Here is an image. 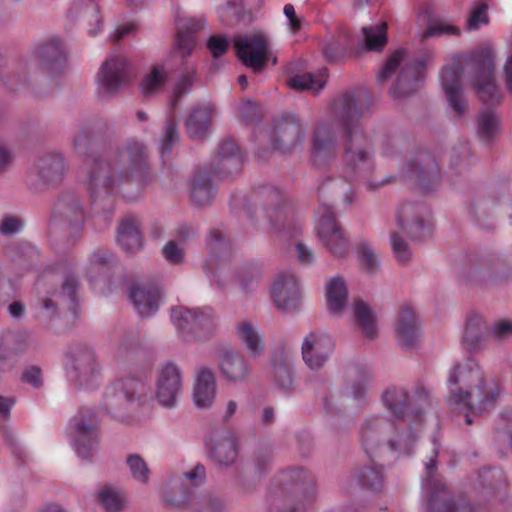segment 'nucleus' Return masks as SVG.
Returning a JSON list of instances; mask_svg holds the SVG:
<instances>
[{"instance_id": "nucleus-1", "label": "nucleus", "mask_w": 512, "mask_h": 512, "mask_svg": "<svg viewBox=\"0 0 512 512\" xmlns=\"http://www.w3.org/2000/svg\"><path fill=\"white\" fill-rule=\"evenodd\" d=\"M382 403L394 419L383 415L370 416L361 424L359 440L370 458L392 452L397 456L410 454L418 440L428 406L426 390L409 397L402 387H388L382 394Z\"/></svg>"}, {"instance_id": "nucleus-2", "label": "nucleus", "mask_w": 512, "mask_h": 512, "mask_svg": "<svg viewBox=\"0 0 512 512\" xmlns=\"http://www.w3.org/2000/svg\"><path fill=\"white\" fill-rule=\"evenodd\" d=\"M361 110L356 106L354 96L348 93L337 97L331 106V123H320L312 138L313 163L320 166L335 155L336 143L334 128L344 127V166L343 177L347 180L364 178L373 169L371 144L358 124Z\"/></svg>"}, {"instance_id": "nucleus-3", "label": "nucleus", "mask_w": 512, "mask_h": 512, "mask_svg": "<svg viewBox=\"0 0 512 512\" xmlns=\"http://www.w3.org/2000/svg\"><path fill=\"white\" fill-rule=\"evenodd\" d=\"M465 67L471 69L472 85L480 100L487 104L501 101L494 77V55L489 47H482L471 54H457L446 63L440 74V84L449 107L459 117L466 113L461 77Z\"/></svg>"}, {"instance_id": "nucleus-4", "label": "nucleus", "mask_w": 512, "mask_h": 512, "mask_svg": "<svg viewBox=\"0 0 512 512\" xmlns=\"http://www.w3.org/2000/svg\"><path fill=\"white\" fill-rule=\"evenodd\" d=\"M147 168L144 146L129 142L108 160L96 159L88 168L87 186L95 199L122 193L126 187L139 184Z\"/></svg>"}, {"instance_id": "nucleus-5", "label": "nucleus", "mask_w": 512, "mask_h": 512, "mask_svg": "<svg viewBox=\"0 0 512 512\" xmlns=\"http://www.w3.org/2000/svg\"><path fill=\"white\" fill-rule=\"evenodd\" d=\"M447 388V404L453 411L464 414L467 425L472 424L473 416L491 408L500 395L499 386L486 381L472 357H465L450 368Z\"/></svg>"}, {"instance_id": "nucleus-6", "label": "nucleus", "mask_w": 512, "mask_h": 512, "mask_svg": "<svg viewBox=\"0 0 512 512\" xmlns=\"http://www.w3.org/2000/svg\"><path fill=\"white\" fill-rule=\"evenodd\" d=\"M203 20L192 18L183 19L179 23L176 45L168 59L155 65L141 82V91L144 96H151L159 93L165 86L170 72L179 65H182L194 47L193 33L204 27Z\"/></svg>"}, {"instance_id": "nucleus-7", "label": "nucleus", "mask_w": 512, "mask_h": 512, "mask_svg": "<svg viewBox=\"0 0 512 512\" xmlns=\"http://www.w3.org/2000/svg\"><path fill=\"white\" fill-rule=\"evenodd\" d=\"M429 62L430 55L427 53L411 61L408 60L407 52L404 49H399L388 58L377 75V81L383 83L399 69V75L390 94L395 98L409 95L419 87Z\"/></svg>"}, {"instance_id": "nucleus-8", "label": "nucleus", "mask_w": 512, "mask_h": 512, "mask_svg": "<svg viewBox=\"0 0 512 512\" xmlns=\"http://www.w3.org/2000/svg\"><path fill=\"white\" fill-rule=\"evenodd\" d=\"M433 456L425 462L422 477V489L427 496L426 512H482L465 499H455L446 485L437 476L435 458L438 455L439 444L432 439Z\"/></svg>"}, {"instance_id": "nucleus-9", "label": "nucleus", "mask_w": 512, "mask_h": 512, "mask_svg": "<svg viewBox=\"0 0 512 512\" xmlns=\"http://www.w3.org/2000/svg\"><path fill=\"white\" fill-rule=\"evenodd\" d=\"M280 482L285 486L273 494V502L283 507V512H298L306 508L316 495V482L311 473L302 468L283 471Z\"/></svg>"}, {"instance_id": "nucleus-10", "label": "nucleus", "mask_w": 512, "mask_h": 512, "mask_svg": "<svg viewBox=\"0 0 512 512\" xmlns=\"http://www.w3.org/2000/svg\"><path fill=\"white\" fill-rule=\"evenodd\" d=\"M171 321L187 341H206L215 328V315L209 307H175L171 310Z\"/></svg>"}, {"instance_id": "nucleus-11", "label": "nucleus", "mask_w": 512, "mask_h": 512, "mask_svg": "<svg viewBox=\"0 0 512 512\" xmlns=\"http://www.w3.org/2000/svg\"><path fill=\"white\" fill-rule=\"evenodd\" d=\"M184 391V372L179 364L166 360L158 364L154 375V398L166 409L176 407Z\"/></svg>"}, {"instance_id": "nucleus-12", "label": "nucleus", "mask_w": 512, "mask_h": 512, "mask_svg": "<svg viewBox=\"0 0 512 512\" xmlns=\"http://www.w3.org/2000/svg\"><path fill=\"white\" fill-rule=\"evenodd\" d=\"M237 57L255 72L261 71L272 56L270 42L263 32H253L234 37Z\"/></svg>"}, {"instance_id": "nucleus-13", "label": "nucleus", "mask_w": 512, "mask_h": 512, "mask_svg": "<svg viewBox=\"0 0 512 512\" xmlns=\"http://www.w3.org/2000/svg\"><path fill=\"white\" fill-rule=\"evenodd\" d=\"M98 419L93 409H81L71 420V437L77 455L83 459L91 456L98 446Z\"/></svg>"}, {"instance_id": "nucleus-14", "label": "nucleus", "mask_w": 512, "mask_h": 512, "mask_svg": "<svg viewBox=\"0 0 512 512\" xmlns=\"http://www.w3.org/2000/svg\"><path fill=\"white\" fill-rule=\"evenodd\" d=\"M316 231L319 239L329 252L336 258L345 257L348 253V242L338 226L331 206L322 205L316 213Z\"/></svg>"}, {"instance_id": "nucleus-15", "label": "nucleus", "mask_w": 512, "mask_h": 512, "mask_svg": "<svg viewBox=\"0 0 512 512\" xmlns=\"http://www.w3.org/2000/svg\"><path fill=\"white\" fill-rule=\"evenodd\" d=\"M129 81L128 63L118 54H110L97 74L98 91L104 97L118 93Z\"/></svg>"}, {"instance_id": "nucleus-16", "label": "nucleus", "mask_w": 512, "mask_h": 512, "mask_svg": "<svg viewBox=\"0 0 512 512\" xmlns=\"http://www.w3.org/2000/svg\"><path fill=\"white\" fill-rule=\"evenodd\" d=\"M207 247L211 257L205 265V272L212 283L219 287L226 283L230 270L226 257L230 251V244L225 234L220 230H212L207 238Z\"/></svg>"}, {"instance_id": "nucleus-17", "label": "nucleus", "mask_w": 512, "mask_h": 512, "mask_svg": "<svg viewBox=\"0 0 512 512\" xmlns=\"http://www.w3.org/2000/svg\"><path fill=\"white\" fill-rule=\"evenodd\" d=\"M396 338L402 348H420L423 339V321L410 304L400 306L394 325Z\"/></svg>"}, {"instance_id": "nucleus-18", "label": "nucleus", "mask_w": 512, "mask_h": 512, "mask_svg": "<svg viewBox=\"0 0 512 512\" xmlns=\"http://www.w3.org/2000/svg\"><path fill=\"white\" fill-rule=\"evenodd\" d=\"M270 293L276 307L284 312L294 311L301 304V287L291 271H283L276 275Z\"/></svg>"}, {"instance_id": "nucleus-19", "label": "nucleus", "mask_w": 512, "mask_h": 512, "mask_svg": "<svg viewBox=\"0 0 512 512\" xmlns=\"http://www.w3.org/2000/svg\"><path fill=\"white\" fill-rule=\"evenodd\" d=\"M68 381L79 388L91 389L99 375V367L93 354H68L65 360Z\"/></svg>"}, {"instance_id": "nucleus-20", "label": "nucleus", "mask_w": 512, "mask_h": 512, "mask_svg": "<svg viewBox=\"0 0 512 512\" xmlns=\"http://www.w3.org/2000/svg\"><path fill=\"white\" fill-rule=\"evenodd\" d=\"M144 384L136 379L119 380L110 385L105 392V407L108 413L117 415L129 404L139 400Z\"/></svg>"}, {"instance_id": "nucleus-21", "label": "nucleus", "mask_w": 512, "mask_h": 512, "mask_svg": "<svg viewBox=\"0 0 512 512\" xmlns=\"http://www.w3.org/2000/svg\"><path fill=\"white\" fill-rule=\"evenodd\" d=\"M272 137V146L275 150L288 151L301 144L305 134L297 118L286 116L275 120Z\"/></svg>"}, {"instance_id": "nucleus-22", "label": "nucleus", "mask_w": 512, "mask_h": 512, "mask_svg": "<svg viewBox=\"0 0 512 512\" xmlns=\"http://www.w3.org/2000/svg\"><path fill=\"white\" fill-rule=\"evenodd\" d=\"M217 394V383L214 373L207 367H200L196 371L192 389V399L199 409L210 408Z\"/></svg>"}, {"instance_id": "nucleus-23", "label": "nucleus", "mask_w": 512, "mask_h": 512, "mask_svg": "<svg viewBox=\"0 0 512 512\" xmlns=\"http://www.w3.org/2000/svg\"><path fill=\"white\" fill-rule=\"evenodd\" d=\"M32 173L39 185L57 183L62 180L65 173L64 159L59 154L45 155L34 164Z\"/></svg>"}, {"instance_id": "nucleus-24", "label": "nucleus", "mask_w": 512, "mask_h": 512, "mask_svg": "<svg viewBox=\"0 0 512 512\" xmlns=\"http://www.w3.org/2000/svg\"><path fill=\"white\" fill-rule=\"evenodd\" d=\"M130 299L141 316H151L159 308L160 291L152 283H136L130 288Z\"/></svg>"}, {"instance_id": "nucleus-25", "label": "nucleus", "mask_w": 512, "mask_h": 512, "mask_svg": "<svg viewBox=\"0 0 512 512\" xmlns=\"http://www.w3.org/2000/svg\"><path fill=\"white\" fill-rule=\"evenodd\" d=\"M206 447L210 457L221 466H229L237 459L238 445L235 436L231 433L211 438L206 443Z\"/></svg>"}, {"instance_id": "nucleus-26", "label": "nucleus", "mask_w": 512, "mask_h": 512, "mask_svg": "<svg viewBox=\"0 0 512 512\" xmlns=\"http://www.w3.org/2000/svg\"><path fill=\"white\" fill-rule=\"evenodd\" d=\"M352 317L355 325L362 334L373 339L378 334L377 314L374 309L364 300H354L351 305Z\"/></svg>"}, {"instance_id": "nucleus-27", "label": "nucleus", "mask_w": 512, "mask_h": 512, "mask_svg": "<svg viewBox=\"0 0 512 512\" xmlns=\"http://www.w3.org/2000/svg\"><path fill=\"white\" fill-rule=\"evenodd\" d=\"M116 265L117 260L112 253L99 249L89 256L85 265V275L90 283L106 279Z\"/></svg>"}, {"instance_id": "nucleus-28", "label": "nucleus", "mask_w": 512, "mask_h": 512, "mask_svg": "<svg viewBox=\"0 0 512 512\" xmlns=\"http://www.w3.org/2000/svg\"><path fill=\"white\" fill-rule=\"evenodd\" d=\"M489 334L482 316L473 311L469 312L462 337L463 345L468 349H479Z\"/></svg>"}, {"instance_id": "nucleus-29", "label": "nucleus", "mask_w": 512, "mask_h": 512, "mask_svg": "<svg viewBox=\"0 0 512 512\" xmlns=\"http://www.w3.org/2000/svg\"><path fill=\"white\" fill-rule=\"evenodd\" d=\"M213 114L214 107L210 102L194 107L186 121V130L189 137L192 139L203 137L208 131Z\"/></svg>"}, {"instance_id": "nucleus-30", "label": "nucleus", "mask_w": 512, "mask_h": 512, "mask_svg": "<svg viewBox=\"0 0 512 512\" xmlns=\"http://www.w3.org/2000/svg\"><path fill=\"white\" fill-rule=\"evenodd\" d=\"M327 69L322 68L317 73L296 74L288 79V86L296 91H311L318 93L326 85Z\"/></svg>"}, {"instance_id": "nucleus-31", "label": "nucleus", "mask_w": 512, "mask_h": 512, "mask_svg": "<svg viewBox=\"0 0 512 512\" xmlns=\"http://www.w3.org/2000/svg\"><path fill=\"white\" fill-rule=\"evenodd\" d=\"M326 301L331 312L340 314L347 303V287L342 277L336 276L326 283Z\"/></svg>"}, {"instance_id": "nucleus-32", "label": "nucleus", "mask_w": 512, "mask_h": 512, "mask_svg": "<svg viewBox=\"0 0 512 512\" xmlns=\"http://www.w3.org/2000/svg\"><path fill=\"white\" fill-rule=\"evenodd\" d=\"M419 210L418 206L404 204L396 213L398 226L414 237L417 236V231L424 229L426 225V221L419 216Z\"/></svg>"}, {"instance_id": "nucleus-33", "label": "nucleus", "mask_w": 512, "mask_h": 512, "mask_svg": "<svg viewBox=\"0 0 512 512\" xmlns=\"http://www.w3.org/2000/svg\"><path fill=\"white\" fill-rule=\"evenodd\" d=\"M189 194L195 205L209 204L215 195V189L209 176L203 173L194 175L190 182Z\"/></svg>"}, {"instance_id": "nucleus-34", "label": "nucleus", "mask_w": 512, "mask_h": 512, "mask_svg": "<svg viewBox=\"0 0 512 512\" xmlns=\"http://www.w3.org/2000/svg\"><path fill=\"white\" fill-rule=\"evenodd\" d=\"M118 244L126 252L133 253L142 247V235L136 221L124 220L118 229Z\"/></svg>"}, {"instance_id": "nucleus-35", "label": "nucleus", "mask_w": 512, "mask_h": 512, "mask_svg": "<svg viewBox=\"0 0 512 512\" xmlns=\"http://www.w3.org/2000/svg\"><path fill=\"white\" fill-rule=\"evenodd\" d=\"M76 287V278L73 275L67 276L63 282L61 290L54 292L50 298L44 299V309L53 313L56 307V302L67 304L72 308L75 303Z\"/></svg>"}, {"instance_id": "nucleus-36", "label": "nucleus", "mask_w": 512, "mask_h": 512, "mask_svg": "<svg viewBox=\"0 0 512 512\" xmlns=\"http://www.w3.org/2000/svg\"><path fill=\"white\" fill-rule=\"evenodd\" d=\"M220 369L226 378L232 381H238L246 376L248 364L243 354H222Z\"/></svg>"}, {"instance_id": "nucleus-37", "label": "nucleus", "mask_w": 512, "mask_h": 512, "mask_svg": "<svg viewBox=\"0 0 512 512\" xmlns=\"http://www.w3.org/2000/svg\"><path fill=\"white\" fill-rule=\"evenodd\" d=\"M261 197L264 199L265 216L271 220L273 226H278L283 214L282 193L277 188L270 187L261 192Z\"/></svg>"}, {"instance_id": "nucleus-38", "label": "nucleus", "mask_w": 512, "mask_h": 512, "mask_svg": "<svg viewBox=\"0 0 512 512\" xmlns=\"http://www.w3.org/2000/svg\"><path fill=\"white\" fill-rule=\"evenodd\" d=\"M364 48L381 51L387 43V24L380 22L362 29Z\"/></svg>"}, {"instance_id": "nucleus-39", "label": "nucleus", "mask_w": 512, "mask_h": 512, "mask_svg": "<svg viewBox=\"0 0 512 512\" xmlns=\"http://www.w3.org/2000/svg\"><path fill=\"white\" fill-rule=\"evenodd\" d=\"M126 466L134 481L144 486L149 485L152 471L141 455L136 453L127 455Z\"/></svg>"}, {"instance_id": "nucleus-40", "label": "nucleus", "mask_w": 512, "mask_h": 512, "mask_svg": "<svg viewBox=\"0 0 512 512\" xmlns=\"http://www.w3.org/2000/svg\"><path fill=\"white\" fill-rule=\"evenodd\" d=\"M500 130V122L496 114L490 110H482L477 120V135L485 142L492 140Z\"/></svg>"}, {"instance_id": "nucleus-41", "label": "nucleus", "mask_w": 512, "mask_h": 512, "mask_svg": "<svg viewBox=\"0 0 512 512\" xmlns=\"http://www.w3.org/2000/svg\"><path fill=\"white\" fill-rule=\"evenodd\" d=\"M335 348V341L331 335L325 332L313 331L304 337L301 352H327Z\"/></svg>"}, {"instance_id": "nucleus-42", "label": "nucleus", "mask_w": 512, "mask_h": 512, "mask_svg": "<svg viewBox=\"0 0 512 512\" xmlns=\"http://www.w3.org/2000/svg\"><path fill=\"white\" fill-rule=\"evenodd\" d=\"M36 54L41 63L46 66L62 61L65 56L63 45L57 38L43 42Z\"/></svg>"}, {"instance_id": "nucleus-43", "label": "nucleus", "mask_w": 512, "mask_h": 512, "mask_svg": "<svg viewBox=\"0 0 512 512\" xmlns=\"http://www.w3.org/2000/svg\"><path fill=\"white\" fill-rule=\"evenodd\" d=\"M236 334L251 352L264 350L263 339L255 327L249 322H241L236 326Z\"/></svg>"}, {"instance_id": "nucleus-44", "label": "nucleus", "mask_w": 512, "mask_h": 512, "mask_svg": "<svg viewBox=\"0 0 512 512\" xmlns=\"http://www.w3.org/2000/svg\"><path fill=\"white\" fill-rule=\"evenodd\" d=\"M163 499L174 507L184 506L189 499V490L182 487L181 478L170 480L163 492Z\"/></svg>"}, {"instance_id": "nucleus-45", "label": "nucleus", "mask_w": 512, "mask_h": 512, "mask_svg": "<svg viewBox=\"0 0 512 512\" xmlns=\"http://www.w3.org/2000/svg\"><path fill=\"white\" fill-rule=\"evenodd\" d=\"M262 275V266L259 263H249L241 267L237 280L245 292L253 290L259 283Z\"/></svg>"}, {"instance_id": "nucleus-46", "label": "nucleus", "mask_w": 512, "mask_h": 512, "mask_svg": "<svg viewBox=\"0 0 512 512\" xmlns=\"http://www.w3.org/2000/svg\"><path fill=\"white\" fill-rule=\"evenodd\" d=\"M358 480L362 488L376 493L381 491L384 483L382 471L375 466L360 469Z\"/></svg>"}, {"instance_id": "nucleus-47", "label": "nucleus", "mask_w": 512, "mask_h": 512, "mask_svg": "<svg viewBox=\"0 0 512 512\" xmlns=\"http://www.w3.org/2000/svg\"><path fill=\"white\" fill-rule=\"evenodd\" d=\"M357 259L361 267L369 274L379 270L380 259L376 250L368 243L362 242L356 249Z\"/></svg>"}, {"instance_id": "nucleus-48", "label": "nucleus", "mask_w": 512, "mask_h": 512, "mask_svg": "<svg viewBox=\"0 0 512 512\" xmlns=\"http://www.w3.org/2000/svg\"><path fill=\"white\" fill-rule=\"evenodd\" d=\"M218 155L220 162L225 169L238 166L242 159L236 142L231 139L226 140L221 144Z\"/></svg>"}, {"instance_id": "nucleus-49", "label": "nucleus", "mask_w": 512, "mask_h": 512, "mask_svg": "<svg viewBox=\"0 0 512 512\" xmlns=\"http://www.w3.org/2000/svg\"><path fill=\"white\" fill-rule=\"evenodd\" d=\"M100 501L108 512H118L125 504V497L119 490L105 488L99 494Z\"/></svg>"}, {"instance_id": "nucleus-50", "label": "nucleus", "mask_w": 512, "mask_h": 512, "mask_svg": "<svg viewBox=\"0 0 512 512\" xmlns=\"http://www.w3.org/2000/svg\"><path fill=\"white\" fill-rule=\"evenodd\" d=\"M412 173L424 191L431 190L439 182V174L436 169L421 167L413 169Z\"/></svg>"}, {"instance_id": "nucleus-51", "label": "nucleus", "mask_w": 512, "mask_h": 512, "mask_svg": "<svg viewBox=\"0 0 512 512\" xmlns=\"http://www.w3.org/2000/svg\"><path fill=\"white\" fill-rule=\"evenodd\" d=\"M443 35H460V28L446 20H435L431 22L425 32L428 37H440Z\"/></svg>"}, {"instance_id": "nucleus-52", "label": "nucleus", "mask_w": 512, "mask_h": 512, "mask_svg": "<svg viewBox=\"0 0 512 512\" xmlns=\"http://www.w3.org/2000/svg\"><path fill=\"white\" fill-rule=\"evenodd\" d=\"M162 255L171 264H182L184 260L183 243L174 240L168 241L162 248Z\"/></svg>"}, {"instance_id": "nucleus-53", "label": "nucleus", "mask_w": 512, "mask_h": 512, "mask_svg": "<svg viewBox=\"0 0 512 512\" xmlns=\"http://www.w3.org/2000/svg\"><path fill=\"white\" fill-rule=\"evenodd\" d=\"M178 139V133L174 122L169 119L165 125V134L161 140L160 153L162 157L170 154L173 143Z\"/></svg>"}, {"instance_id": "nucleus-54", "label": "nucleus", "mask_w": 512, "mask_h": 512, "mask_svg": "<svg viewBox=\"0 0 512 512\" xmlns=\"http://www.w3.org/2000/svg\"><path fill=\"white\" fill-rule=\"evenodd\" d=\"M391 246L393 254L399 262L405 263L410 260L409 245L395 233L391 235Z\"/></svg>"}, {"instance_id": "nucleus-55", "label": "nucleus", "mask_w": 512, "mask_h": 512, "mask_svg": "<svg viewBox=\"0 0 512 512\" xmlns=\"http://www.w3.org/2000/svg\"><path fill=\"white\" fill-rule=\"evenodd\" d=\"M194 82V75L193 74H187L181 77L173 90V95L171 98V107L175 108L180 98L188 91V89L193 85Z\"/></svg>"}, {"instance_id": "nucleus-56", "label": "nucleus", "mask_w": 512, "mask_h": 512, "mask_svg": "<svg viewBox=\"0 0 512 512\" xmlns=\"http://www.w3.org/2000/svg\"><path fill=\"white\" fill-rule=\"evenodd\" d=\"M488 23L487 7L485 4L477 6L467 20V29L476 30Z\"/></svg>"}, {"instance_id": "nucleus-57", "label": "nucleus", "mask_w": 512, "mask_h": 512, "mask_svg": "<svg viewBox=\"0 0 512 512\" xmlns=\"http://www.w3.org/2000/svg\"><path fill=\"white\" fill-rule=\"evenodd\" d=\"M284 15L287 18V29L292 34H297L304 25L302 18L297 17L295 8L292 4H286L283 8Z\"/></svg>"}, {"instance_id": "nucleus-58", "label": "nucleus", "mask_w": 512, "mask_h": 512, "mask_svg": "<svg viewBox=\"0 0 512 512\" xmlns=\"http://www.w3.org/2000/svg\"><path fill=\"white\" fill-rule=\"evenodd\" d=\"M64 215L75 226L83 223L85 219V213L79 202L76 200L71 201L67 205Z\"/></svg>"}, {"instance_id": "nucleus-59", "label": "nucleus", "mask_w": 512, "mask_h": 512, "mask_svg": "<svg viewBox=\"0 0 512 512\" xmlns=\"http://www.w3.org/2000/svg\"><path fill=\"white\" fill-rule=\"evenodd\" d=\"M483 485H488L491 488L501 487L504 485L503 473L496 468L488 469L480 474Z\"/></svg>"}, {"instance_id": "nucleus-60", "label": "nucleus", "mask_w": 512, "mask_h": 512, "mask_svg": "<svg viewBox=\"0 0 512 512\" xmlns=\"http://www.w3.org/2000/svg\"><path fill=\"white\" fill-rule=\"evenodd\" d=\"M23 226L22 221L14 216H6L0 223V234L12 235L21 230Z\"/></svg>"}, {"instance_id": "nucleus-61", "label": "nucleus", "mask_w": 512, "mask_h": 512, "mask_svg": "<svg viewBox=\"0 0 512 512\" xmlns=\"http://www.w3.org/2000/svg\"><path fill=\"white\" fill-rule=\"evenodd\" d=\"M296 257L301 265L309 266L315 261L313 251L304 243L298 242L295 245Z\"/></svg>"}, {"instance_id": "nucleus-62", "label": "nucleus", "mask_w": 512, "mask_h": 512, "mask_svg": "<svg viewBox=\"0 0 512 512\" xmlns=\"http://www.w3.org/2000/svg\"><path fill=\"white\" fill-rule=\"evenodd\" d=\"M490 334L495 336L496 338H506L512 335V320L511 319H502L497 321L491 331Z\"/></svg>"}, {"instance_id": "nucleus-63", "label": "nucleus", "mask_w": 512, "mask_h": 512, "mask_svg": "<svg viewBox=\"0 0 512 512\" xmlns=\"http://www.w3.org/2000/svg\"><path fill=\"white\" fill-rule=\"evenodd\" d=\"M275 376L280 385L284 389H289L292 386V372L288 365L283 364L275 369Z\"/></svg>"}, {"instance_id": "nucleus-64", "label": "nucleus", "mask_w": 512, "mask_h": 512, "mask_svg": "<svg viewBox=\"0 0 512 512\" xmlns=\"http://www.w3.org/2000/svg\"><path fill=\"white\" fill-rule=\"evenodd\" d=\"M325 57L330 61H338L345 53V48L336 41H331L323 47Z\"/></svg>"}]
</instances>
